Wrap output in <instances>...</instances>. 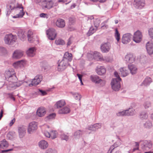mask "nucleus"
<instances>
[{
	"label": "nucleus",
	"mask_w": 153,
	"mask_h": 153,
	"mask_svg": "<svg viewBox=\"0 0 153 153\" xmlns=\"http://www.w3.org/2000/svg\"><path fill=\"white\" fill-rule=\"evenodd\" d=\"M69 65L66 59H63L58 65V70L61 71L65 69Z\"/></svg>",
	"instance_id": "5"
},
{
	"label": "nucleus",
	"mask_w": 153,
	"mask_h": 153,
	"mask_svg": "<svg viewBox=\"0 0 153 153\" xmlns=\"http://www.w3.org/2000/svg\"><path fill=\"white\" fill-rule=\"evenodd\" d=\"M72 55L71 53H69L68 52H66L64 55L63 59H66L68 62H71L72 59Z\"/></svg>",
	"instance_id": "37"
},
{
	"label": "nucleus",
	"mask_w": 153,
	"mask_h": 153,
	"mask_svg": "<svg viewBox=\"0 0 153 153\" xmlns=\"http://www.w3.org/2000/svg\"><path fill=\"white\" fill-rule=\"evenodd\" d=\"M115 36L117 41L118 42L120 39V34L117 29H116L115 30Z\"/></svg>",
	"instance_id": "48"
},
{
	"label": "nucleus",
	"mask_w": 153,
	"mask_h": 153,
	"mask_svg": "<svg viewBox=\"0 0 153 153\" xmlns=\"http://www.w3.org/2000/svg\"><path fill=\"white\" fill-rule=\"evenodd\" d=\"M142 35L141 32L137 30L134 33L133 37V40L136 43L140 42L142 40Z\"/></svg>",
	"instance_id": "9"
},
{
	"label": "nucleus",
	"mask_w": 153,
	"mask_h": 153,
	"mask_svg": "<svg viewBox=\"0 0 153 153\" xmlns=\"http://www.w3.org/2000/svg\"><path fill=\"white\" fill-rule=\"evenodd\" d=\"M45 153H57V152L54 149L49 148L46 151Z\"/></svg>",
	"instance_id": "54"
},
{
	"label": "nucleus",
	"mask_w": 153,
	"mask_h": 153,
	"mask_svg": "<svg viewBox=\"0 0 153 153\" xmlns=\"http://www.w3.org/2000/svg\"><path fill=\"white\" fill-rule=\"evenodd\" d=\"M23 83V82L22 81H16L15 83H11L10 87L12 88L15 89L16 87L20 86Z\"/></svg>",
	"instance_id": "32"
},
{
	"label": "nucleus",
	"mask_w": 153,
	"mask_h": 153,
	"mask_svg": "<svg viewBox=\"0 0 153 153\" xmlns=\"http://www.w3.org/2000/svg\"><path fill=\"white\" fill-rule=\"evenodd\" d=\"M6 52V50L3 47H0V54H1L4 53Z\"/></svg>",
	"instance_id": "62"
},
{
	"label": "nucleus",
	"mask_w": 153,
	"mask_h": 153,
	"mask_svg": "<svg viewBox=\"0 0 153 153\" xmlns=\"http://www.w3.org/2000/svg\"><path fill=\"white\" fill-rule=\"evenodd\" d=\"M39 92H40V95L42 96H44L47 94V93L45 91L39 89Z\"/></svg>",
	"instance_id": "60"
},
{
	"label": "nucleus",
	"mask_w": 153,
	"mask_h": 153,
	"mask_svg": "<svg viewBox=\"0 0 153 153\" xmlns=\"http://www.w3.org/2000/svg\"><path fill=\"white\" fill-rule=\"evenodd\" d=\"M33 35V32L31 30H29L28 31L27 33L28 40V41L30 43L33 42L34 40Z\"/></svg>",
	"instance_id": "30"
},
{
	"label": "nucleus",
	"mask_w": 153,
	"mask_h": 153,
	"mask_svg": "<svg viewBox=\"0 0 153 153\" xmlns=\"http://www.w3.org/2000/svg\"><path fill=\"white\" fill-rule=\"evenodd\" d=\"M135 143L136 148H134L133 149V152L135 151L136 150H138L139 149V143H138V142H135Z\"/></svg>",
	"instance_id": "59"
},
{
	"label": "nucleus",
	"mask_w": 153,
	"mask_h": 153,
	"mask_svg": "<svg viewBox=\"0 0 153 153\" xmlns=\"http://www.w3.org/2000/svg\"><path fill=\"white\" fill-rule=\"evenodd\" d=\"M18 133L20 138H22L26 133V127L24 126H21L18 127Z\"/></svg>",
	"instance_id": "15"
},
{
	"label": "nucleus",
	"mask_w": 153,
	"mask_h": 153,
	"mask_svg": "<svg viewBox=\"0 0 153 153\" xmlns=\"http://www.w3.org/2000/svg\"><path fill=\"white\" fill-rule=\"evenodd\" d=\"M90 79L92 82L97 84H99L101 80L99 77L97 75H92L90 76Z\"/></svg>",
	"instance_id": "36"
},
{
	"label": "nucleus",
	"mask_w": 153,
	"mask_h": 153,
	"mask_svg": "<svg viewBox=\"0 0 153 153\" xmlns=\"http://www.w3.org/2000/svg\"><path fill=\"white\" fill-rule=\"evenodd\" d=\"M66 104L65 100H61L56 102L55 104V108H59L62 107Z\"/></svg>",
	"instance_id": "29"
},
{
	"label": "nucleus",
	"mask_w": 153,
	"mask_h": 153,
	"mask_svg": "<svg viewBox=\"0 0 153 153\" xmlns=\"http://www.w3.org/2000/svg\"><path fill=\"white\" fill-rule=\"evenodd\" d=\"M126 111H127V112H126L127 116H133L136 114V112L134 109L133 108H129L126 110Z\"/></svg>",
	"instance_id": "40"
},
{
	"label": "nucleus",
	"mask_w": 153,
	"mask_h": 153,
	"mask_svg": "<svg viewBox=\"0 0 153 153\" xmlns=\"http://www.w3.org/2000/svg\"><path fill=\"white\" fill-rule=\"evenodd\" d=\"M121 144V143L120 139H118L116 142L114 144V145L111 146H113V148L117 147L118 146H120Z\"/></svg>",
	"instance_id": "53"
},
{
	"label": "nucleus",
	"mask_w": 153,
	"mask_h": 153,
	"mask_svg": "<svg viewBox=\"0 0 153 153\" xmlns=\"http://www.w3.org/2000/svg\"><path fill=\"white\" fill-rule=\"evenodd\" d=\"M23 55V52L21 50H17L13 54L12 57L14 59H18L22 57Z\"/></svg>",
	"instance_id": "14"
},
{
	"label": "nucleus",
	"mask_w": 153,
	"mask_h": 153,
	"mask_svg": "<svg viewBox=\"0 0 153 153\" xmlns=\"http://www.w3.org/2000/svg\"><path fill=\"white\" fill-rule=\"evenodd\" d=\"M18 36L22 41H24L26 39L25 31L23 30H20L18 31Z\"/></svg>",
	"instance_id": "22"
},
{
	"label": "nucleus",
	"mask_w": 153,
	"mask_h": 153,
	"mask_svg": "<svg viewBox=\"0 0 153 153\" xmlns=\"http://www.w3.org/2000/svg\"><path fill=\"white\" fill-rule=\"evenodd\" d=\"M100 22V21L99 19H96L94 21V25L95 27L97 28L99 26Z\"/></svg>",
	"instance_id": "55"
},
{
	"label": "nucleus",
	"mask_w": 153,
	"mask_h": 153,
	"mask_svg": "<svg viewBox=\"0 0 153 153\" xmlns=\"http://www.w3.org/2000/svg\"><path fill=\"white\" fill-rule=\"evenodd\" d=\"M126 112L127 111L126 110L120 111L117 113V115L118 116H127Z\"/></svg>",
	"instance_id": "47"
},
{
	"label": "nucleus",
	"mask_w": 153,
	"mask_h": 153,
	"mask_svg": "<svg viewBox=\"0 0 153 153\" xmlns=\"http://www.w3.org/2000/svg\"><path fill=\"white\" fill-rule=\"evenodd\" d=\"M56 25L59 28H63L65 26V21L62 19H59L56 22Z\"/></svg>",
	"instance_id": "18"
},
{
	"label": "nucleus",
	"mask_w": 153,
	"mask_h": 153,
	"mask_svg": "<svg viewBox=\"0 0 153 153\" xmlns=\"http://www.w3.org/2000/svg\"><path fill=\"white\" fill-rule=\"evenodd\" d=\"M101 61H104L105 62H108L111 61L110 58L108 56L102 57Z\"/></svg>",
	"instance_id": "56"
},
{
	"label": "nucleus",
	"mask_w": 153,
	"mask_h": 153,
	"mask_svg": "<svg viewBox=\"0 0 153 153\" xmlns=\"http://www.w3.org/2000/svg\"><path fill=\"white\" fill-rule=\"evenodd\" d=\"M88 57L92 56L94 59L97 61H101L102 57L100 53L97 51H95L93 55L90 53L88 54Z\"/></svg>",
	"instance_id": "17"
},
{
	"label": "nucleus",
	"mask_w": 153,
	"mask_h": 153,
	"mask_svg": "<svg viewBox=\"0 0 153 153\" xmlns=\"http://www.w3.org/2000/svg\"><path fill=\"white\" fill-rule=\"evenodd\" d=\"M70 111L71 110L69 107L66 106L59 109L58 111V113L60 114H67L69 113Z\"/></svg>",
	"instance_id": "28"
},
{
	"label": "nucleus",
	"mask_w": 153,
	"mask_h": 153,
	"mask_svg": "<svg viewBox=\"0 0 153 153\" xmlns=\"http://www.w3.org/2000/svg\"><path fill=\"white\" fill-rule=\"evenodd\" d=\"M101 127V123H96L89 126L88 128V129L90 130L95 131L98 129L100 128Z\"/></svg>",
	"instance_id": "20"
},
{
	"label": "nucleus",
	"mask_w": 153,
	"mask_h": 153,
	"mask_svg": "<svg viewBox=\"0 0 153 153\" xmlns=\"http://www.w3.org/2000/svg\"><path fill=\"white\" fill-rule=\"evenodd\" d=\"M97 28L95 27L94 28L93 27H90L89 30V33H90L89 35H91L94 33L97 30Z\"/></svg>",
	"instance_id": "52"
},
{
	"label": "nucleus",
	"mask_w": 153,
	"mask_h": 153,
	"mask_svg": "<svg viewBox=\"0 0 153 153\" xmlns=\"http://www.w3.org/2000/svg\"><path fill=\"white\" fill-rule=\"evenodd\" d=\"M10 36H9V35H6L4 38V41L6 44H11L10 38Z\"/></svg>",
	"instance_id": "44"
},
{
	"label": "nucleus",
	"mask_w": 153,
	"mask_h": 153,
	"mask_svg": "<svg viewBox=\"0 0 153 153\" xmlns=\"http://www.w3.org/2000/svg\"><path fill=\"white\" fill-rule=\"evenodd\" d=\"M131 35L129 33L124 34L122 38V42L123 44H127L129 42L131 37Z\"/></svg>",
	"instance_id": "12"
},
{
	"label": "nucleus",
	"mask_w": 153,
	"mask_h": 153,
	"mask_svg": "<svg viewBox=\"0 0 153 153\" xmlns=\"http://www.w3.org/2000/svg\"><path fill=\"white\" fill-rule=\"evenodd\" d=\"M143 105L145 109H147L151 106V104L149 101H147L145 102Z\"/></svg>",
	"instance_id": "46"
},
{
	"label": "nucleus",
	"mask_w": 153,
	"mask_h": 153,
	"mask_svg": "<svg viewBox=\"0 0 153 153\" xmlns=\"http://www.w3.org/2000/svg\"><path fill=\"white\" fill-rule=\"evenodd\" d=\"M8 143L5 139H4L0 142V148L4 149L7 148L8 146Z\"/></svg>",
	"instance_id": "39"
},
{
	"label": "nucleus",
	"mask_w": 153,
	"mask_h": 153,
	"mask_svg": "<svg viewBox=\"0 0 153 153\" xmlns=\"http://www.w3.org/2000/svg\"><path fill=\"white\" fill-rule=\"evenodd\" d=\"M15 74V71L13 69H10L5 72V76L6 79Z\"/></svg>",
	"instance_id": "31"
},
{
	"label": "nucleus",
	"mask_w": 153,
	"mask_h": 153,
	"mask_svg": "<svg viewBox=\"0 0 153 153\" xmlns=\"http://www.w3.org/2000/svg\"><path fill=\"white\" fill-rule=\"evenodd\" d=\"M140 118L142 119H146L148 118L147 113L146 112H142L140 114Z\"/></svg>",
	"instance_id": "43"
},
{
	"label": "nucleus",
	"mask_w": 153,
	"mask_h": 153,
	"mask_svg": "<svg viewBox=\"0 0 153 153\" xmlns=\"http://www.w3.org/2000/svg\"><path fill=\"white\" fill-rule=\"evenodd\" d=\"M38 145L40 148L42 149H46L48 146V143L44 140L40 141L38 143Z\"/></svg>",
	"instance_id": "21"
},
{
	"label": "nucleus",
	"mask_w": 153,
	"mask_h": 153,
	"mask_svg": "<svg viewBox=\"0 0 153 153\" xmlns=\"http://www.w3.org/2000/svg\"><path fill=\"white\" fill-rule=\"evenodd\" d=\"M42 79V76L40 75H37L32 79L31 83L29 84L30 87L33 86H36L41 82Z\"/></svg>",
	"instance_id": "6"
},
{
	"label": "nucleus",
	"mask_w": 153,
	"mask_h": 153,
	"mask_svg": "<svg viewBox=\"0 0 153 153\" xmlns=\"http://www.w3.org/2000/svg\"><path fill=\"white\" fill-rule=\"evenodd\" d=\"M146 47L148 53L150 55H152L153 54V43L148 42L146 44Z\"/></svg>",
	"instance_id": "16"
},
{
	"label": "nucleus",
	"mask_w": 153,
	"mask_h": 153,
	"mask_svg": "<svg viewBox=\"0 0 153 153\" xmlns=\"http://www.w3.org/2000/svg\"><path fill=\"white\" fill-rule=\"evenodd\" d=\"M111 48V45L109 42L103 43L100 46L101 51L103 53H107L109 51Z\"/></svg>",
	"instance_id": "10"
},
{
	"label": "nucleus",
	"mask_w": 153,
	"mask_h": 153,
	"mask_svg": "<svg viewBox=\"0 0 153 153\" xmlns=\"http://www.w3.org/2000/svg\"><path fill=\"white\" fill-rule=\"evenodd\" d=\"M144 126L145 128L149 129L152 127V125L151 121H147L144 124Z\"/></svg>",
	"instance_id": "42"
},
{
	"label": "nucleus",
	"mask_w": 153,
	"mask_h": 153,
	"mask_svg": "<svg viewBox=\"0 0 153 153\" xmlns=\"http://www.w3.org/2000/svg\"><path fill=\"white\" fill-rule=\"evenodd\" d=\"M149 35L153 39V28H150L149 30Z\"/></svg>",
	"instance_id": "58"
},
{
	"label": "nucleus",
	"mask_w": 153,
	"mask_h": 153,
	"mask_svg": "<svg viewBox=\"0 0 153 153\" xmlns=\"http://www.w3.org/2000/svg\"><path fill=\"white\" fill-rule=\"evenodd\" d=\"M46 113V110L43 107H41L38 109L36 111V114L39 117L43 116Z\"/></svg>",
	"instance_id": "24"
},
{
	"label": "nucleus",
	"mask_w": 153,
	"mask_h": 153,
	"mask_svg": "<svg viewBox=\"0 0 153 153\" xmlns=\"http://www.w3.org/2000/svg\"><path fill=\"white\" fill-rule=\"evenodd\" d=\"M83 131L80 130H78L75 132L74 134L73 137L76 139H79L83 134Z\"/></svg>",
	"instance_id": "35"
},
{
	"label": "nucleus",
	"mask_w": 153,
	"mask_h": 153,
	"mask_svg": "<svg viewBox=\"0 0 153 153\" xmlns=\"http://www.w3.org/2000/svg\"><path fill=\"white\" fill-rule=\"evenodd\" d=\"M135 57L132 54H128L125 56L124 60L126 63H132L135 61Z\"/></svg>",
	"instance_id": "13"
},
{
	"label": "nucleus",
	"mask_w": 153,
	"mask_h": 153,
	"mask_svg": "<svg viewBox=\"0 0 153 153\" xmlns=\"http://www.w3.org/2000/svg\"><path fill=\"white\" fill-rule=\"evenodd\" d=\"M46 34L48 38L51 40H54L56 38V33L55 30L53 28H51L46 31Z\"/></svg>",
	"instance_id": "4"
},
{
	"label": "nucleus",
	"mask_w": 153,
	"mask_h": 153,
	"mask_svg": "<svg viewBox=\"0 0 153 153\" xmlns=\"http://www.w3.org/2000/svg\"><path fill=\"white\" fill-rule=\"evenodd\" d=\"M141 149L143 151H148L152 146V144L150 141L144 140L142 142Z\"/></svg>",
	"instance_id": "7"
},
{
	"label": "nucleus",
	"mask_w": 153,
	"mask_h": 153,
	"mask_svg": "<svg viewBox=\"0 0 153 153\" xmlns=\"http://www.w3.org/2000/svg\"><path fill=\"white\" fill-rule=\"evenodd\" d=\"M7 7L10 9L11 11H14L16 12H19L18 14L12 16L13 18H22L25 14L22 5L16 2L14 0H13L10 4L7 5Z\"/></svg>",
	"instance_id": "1"
},
{
	"label": "nucleus",
	"mask_w": 153,
	"mask_h": 153,
	"mask_svg": "<svg viewBox=\"0 0 153 153\" xmlns=\"http://www.w3.org/2000/svg\"><path fill=\"white\" fill-rule=\"evenodd\" d=\"M56 114L55 113H52L49 114L48 116L46 118L48 119H53L55 117Z\"/></svg>",
	"instance_id": "57"
},
{
	"label": "nucleus",
	"mask_w": 153,
	"mask_h": 153,
	"mask_svg": "<svg viewBox=\"0 0 153 153\" xmlns=\"http://www.w3.org/2000/svg\"><path fill=\"white\" fill-rule=\"evenodd\" d=\"M36 50V49L35 47L30 48L27 51V54L28 56L33 57L35 55Z\"/></svg>",
	"instance_id": "27"
},
{
	"label": "nucleus",
	"mask_w": 153,
	"mask_h": 153,
	"mask_svg": "<svg viewBox=\"0 0 153 153\" xmlns=\"http://www.w3.org/2000/svg\"><path fill=\"white\" fill-rule=\"evenodd\" d=\"M37 128V123L34 121L31 122L29 124L27 130L29 134H31Z\"/></svg>",
	"instance_id": "11"
},
{
	"label": "nucleus",
	"mask_w": 153,
	"mask_h": 153,
	"mask_svg": "<svg viewBox=\"0 0 153 153\" xmlns=\"http://www.w3.org/2000/svg\"><path fill=\"white\" fill-rule=\"evenodd\" d=\"M98 74L102 75L105 74L106 71V69L103 66H99L97 67L96 69Z\"/></svg>",
	"instance_id": "23"
},
{
	"label": "nucleus",
	"mask_w": 153,
	"mask_h": 153,
	"mask_svg": "<svg viewBox=\"0 0 153 153\" xmlns=\"http://www.w3.org/2000/svg\"><path fill=\"white\" fill-rule=\"evenodd\" d=\"M128 68L132 74H134L137 72V68L134 65L132 64L128 65Z\"/></svg>",
	"instance_id": "33"
},
{
	"label": "nucleus",
	"mask_w": 153,
	"mask_h": 153,
	"mask_svg": "<svg viewBox=\"0 0 153 153\" xmlns=\"http://www.w3.org/2000/svg\"><path fill=\"white\" fill-rule=\"evenodd\" d=\"M40 16L41 17L48 18V16L46 13H42L40 14Z\"/></svg>",
	"instance_id": "61"
},
{
	"label": "nucleus",
	"mask_w": 153,
	"mask_h": 153,
	"mask_svg": "<svg viewBox=\"0 0 153 153\" xmlns=\"http://www.w3.org/2000/svg\"><path fill=\"white\" fill-rule=\"evenodd\" d=\"M60 137L62 140L66 141H68L69 139L68 136L64 133H62Z\"/></svg>",
	"instance_id": "51"
},
{
	"label": "nucleus",
	"mask_w": 153,
	"mask_h": 153,
	"mask_svg": "<svg viewBox=\"0 0 153 153\" xmlns=\"http://www.w3.org/2000/svg\"><path fill=\"white\" fill-rule=\"evenodd\" d=\"M152 82V79L149 77H146L142 83L141 85H144L147 86L149 85L151 82Z\"/></svg>",
	"instance_id": "38"
},
{
	"label": "nucleus",
	"mask_w": 153,
	"mask_h": 153,
	"mask_svg": "<svg viewBox=\"0 0 153 153\" xmlns=\"http://www.w3.org/2000/svg\"><path fill=\"white\" fill-rule=\"evenodd\" d=\"M134 6L137 9H141L145 5V0H134L133 2Z\"/></svg>",
	"instance_id": "8"
},
{
	"label": "nucleus",
	"mask_w": 153,
	"mask_h": 153,
	"mask_svg": "<svg viewBox=\"0 0 153 153\" xmlns=\"http://www.w3.org/2000/svg\"><path fill=\"white\" fill-rule=\"evenodd\" d=\"M7 81L9 82V83L7 84V88H10V86L11 85V83H15L17 80V78L15 75L11 76L8 79H7Z\"/></svg>",
	"instance_id": "26"
},
{
	"label": "nucleus",
	"mask_w": 153,
	"mask_h": 153,
	"mask_svg": "<svg viewBox=\"0 0 153 153\" xmlns=\"http://www.w3.org/2000/svg\"><path fill=\"white\" fill-rule=\"evenodd\" d=\"M8 35L9 36L11 37L10 38V40L11 44L13 43L16 41L17 39V38L16 36V35H13L11 34H9Z\"/></svg>",
	"instance_id": "41"
},
{
	"label": "nucleus",
	"mask_w": 153,
	"mask_h": 153,
	"mask_svg": "<svg viewBox=\"0 0 153 153\" xmlns=\"http://www.w3.org/2000/svg\"><path fill=\"white\" fill-rule=\"evenodd\" d=\"M100 79L101 80H100V82L99 83H100V84L102 85V86H103L105 84V81L104 80H102L101 79Z\"/></svg>",
	"instance_id": "63"
},
{
	"label": "nucleus",
	"mask_w": 153,
	"mask_h": 153,
	"mask_svg": "<svg viewBox=\"0 0 153 153\" xmlns=\"http://www.w3.org/2000/svg\"><path fill=\"white\" fill-rule=\"evenodd\" d=\"M114 75L116 78L112 79L111 84L112 88L114 90L118 91L120 88V81L121 80V79L116 71L114 72Z\"/></svg>",
	"instance_id": "2"
},
{
	"label": "nucleus",
	"mask_w": 153,
	"mask_h": 153,
	"mask_svg": "<svg viewBox=\"0 0 153 153\" xmlns=\"http://www.w3.org/2000/svg\"><path fill=\"white\" fill-rule=\"evenodd\" d=\"M72 38H70L68 39V41L67 43V46H70L71 44L72 43Z\"/></svg>",
	"instance_id": "64"
},
{
	"label": "nucleus",
	"mask_w": 153,
	"mask_h": 153,
	"mask_svg": "<svg viewBox=\"0 0 153 153\" xmlns=\"http://www.w3.org/2000/svg\"><path fill=\"white\" fill-rule=\"evenodd\" d=\"M42 131L44 135L47 137H51L52 139H53L57 137V132L56 131H51L50 132H49L42 128Z\"/></svg>",
	"instance_id": "3"
},
{
	"label": "nucleus",
	"mask_w": 153,
	"mask_h": 153,
	"mask_svg": "<svg viewBox=\"0 0 153 153\" xmlns=\"http://www.w3.org/2000/svg\"><path fill=\"white\" fill-rule=\"evenodd\" d=\"M55 43L57 45H64L65 44V42L64 41L61 39H56L55 41Z\"/></svg>",
	"instance_id": "45"
},
{
	"label": "nucleus",
	"mask_w": 153,
	"mask_h": 153,
	"mask_svg": "<svg viewBox=\"0 0 153 153\" xmlns=\"http://www.w3.org/2000/svg\"><path fill=\"white\" fill-rule=\"evenodd\" d=\"M25 64L26 62L25 60H21L14 62L13 65L15 68H18L23 67Z\"/></svg>",
	"instance_id": "19"
},
{
	"label": "nucleus",
	"mask_w": 153,
	"mask_h": 153,
	"mask_svg": "<svg viewBox=\"0 0 153 153\" xmlns=\"http://www.w3.org/2000/svg\"><path fill=\"white\" fill-rule=\"evenodd\" d=\"M43 4H45L46 5L44 6V7L45 8H47L48 9H50L52 8L53 6V1L51 0H46L45 1L43 2Z\"/></svg>",
	"instance_id": "34"
},
{
	"label": "nucleus",
	"mask_w": 153,
	"mask_h": 153,
	"mask_svg": "<svg viewBox=\"0 0 153 153\" xmlns=\"http://www.w3.org/2000/svg\"><path fill=\"white\" fill-rule=\"evenodd\" d=\"M72 94L73 95L74 97L76 100H80L81 97L80 94L78 93H73Z\"/></svg>",
	"instance_id": "50"
},
{
	"label": "nucleus",
	"mask_w": 153,
	"mask_h": 153,
	"mask_svg": "<svg viewBox=\"0 0 153 153\" xmlns=\"http://www.w3.org/2000/svg\"><path fill=\"white\" fill-rule=\"evenodd\" d=\"M120 74H121V76L123 77L127 76L129 74L128 69L126 67H123L119 69Z\"/></svg>",
	"instance_id": "25"
},
{
	"label": "nucleus",
	"mask_w": 153,
	"mask_h": 153,
	"mask_svg": "<svg viewBox=\"0 0 153 153\" xmlns=\"http://www.w3.org/2000/svg\"><path fill=\"white\" fill-rule=\"evenodd\" d=\"M7 137L10 140H12L14 137V135L12 132H9L7 134Z\"/></svg>",
	"instance_id": "49"
}]
</instances>
